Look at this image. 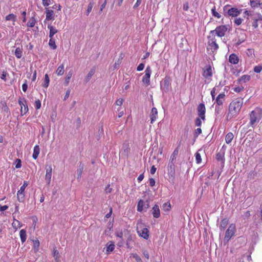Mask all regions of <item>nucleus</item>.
Returning a JSON list of instances; mask_svg holds the SVG:
<instances>
[{
	"label": "nucleus",
	"mask_w": 262,
	"mask_h": 262,
	"mask_svg": "<svg viewBox=\"0 0 262 262\" xmlns=\"http://www.w3.org/2000/svg\"><path fill=\"white\" fill-rule=\"evenodd\" d=\"M243 104V99L242 98H237L232 101L229 106V113L227 116V119H230L236 116L239 112Z\"/></svg>",
	"instance_id": "1"
},
{
	"label": "nucleus",
	"mask_w": 262,
	"mask_h": 262,
	"mask_svg": "<svg viewBox=\"0 0 262 262\" xmlns=\"http://www.w3.org/2000/svg\"><path fill=\"white\" fill-rule=\"evenodd\" d=\"M262 118V109L256 108L250 114V124L253 127L259 122Z\"/></svg>",
	"instance_id": "2"
},
{
	"label": "nucleus",
	"mask_w": 262,
	"mask_h": 262,
	"mask_svg": "<svg viewBox=\"0 0 262 262\" xmlns=\"http://www.w3.org/2000/svg\"><path fill=\"white\" fill-rule=\"evenodd\" d=\"M235 232V226L231 224L226 231L224 239L228 241L234 234Z\"/></svg>",
	"instance_id": "3"
},
{
	"label": "nucleus",
	"mask_w": 262,
	"mask_h": 262,
	"mask_svg": "<svg viewBox=\"0 0 262 262\" xmlns=\"http://www.w3.org/2000/svg\"><path fill=\"white\" fill-rule=\"evenodd\" d=\"M145 74L142 78V82L148 85L150 84V77L151 73V70L149 66H148L145 70Z\"/></svg>",
	"instance_id": "4"
},
{
	"label": "nucleus",
	"mask_w": 262,
	"mask_h": 262,
	"mask_svg": "<svg viewBox=\"0 0 262 262\" xmlns=\"http://www.w3.org/2000/svg\"><path fill=\"white\" fill-rule=\"evenodd\" d=\"M206 108L204 104L200 103L197 107V113L199 117L203 120H205Z\"/></svg>",
	"instance_id": "5"
},
{
	"label": "nucleus",
	"mask_w": 262,
	"mask_h": 262,
	"mask_svg": "<svg viewBox=\"0 0 262 262\" xmlns=\"http://www.w3.org/2000/svg\"><path fill=\"white\" fill-rule=\"evenodd\" d=\"M227 28L225 26H220L213 31L211 33H215V34L220 37H222L225 35V32L227 31Z\"/></svg>",
	"instance_id": "6"
},
{
	"label": "nucleus",
	"mask_w": 262,
	"mask_h": 262,
	"mask_svg": "<svg viewBox=\"0 0 262 262\" xmlns=\"http://www.w3.org/2000/svg\"><path fill=\"white\" fill-rule=\"evenodd\" d=\"M46 177L45 179L47 181V184L49 185L51 182L52 173V168L51 165H47L46 166Z\"/></svg>",
	"instance_id": "7"
},
{
	"label": "nucleus",
	"mask_w": 262,
	"mask_h": 262,
	"mask_svg": "<svg viewBox=\"0 0 262 262\" xmlns=\"http://www.w3.org/2000/svg\"><path fill=\"white\" fill-rule=\"evenodd\" d=\"M168 172L169 177H173L175 173L174 162L169 161L168 165Z\"/></svg>",
	"instance_id": "8"
},
{
	"label": "nucleus",
	"mask_w": 262,
	"mask_h": 262,
	"mask_svg": "<svg viewBox=\"0 0 262 262\" xmlns=\"http://www.w3.org/2000/svg\"><path fill=\"white\" fill-rule=\"evenodd\" d=\"M241 10H239L236 8H232L231 9H229L228 10V14L229 16H232L233 17L237 16L238 15H239L241 12Z\"/></svg>",
	"instance_id": "9"
},
{
	"label": "nucleus",
	"mask_w": 262,
	"mask_h": 262,
	"mask_svg": "<svg viewBox=\"0 0 262 262\" xmlns=\"http://www.w3.org/2000/svg\"><path fill=\"white\" fill-rule=\"evenodd\" d=\"M158 116V111L156 108L153 107L151 109V113L150 114V123L152 124L155 120L157 119Z\"/></svg>",
	"instance_id": "10"
},
{
	"label": "nucleus",
	"mask_w": 262,
	"mask_h": 262,
	"mask_svg": "<svg viewBox=\"0 0 262 262\" xmlns=\"http://www.w3.org/2000/svg\"><path fill=\"white\" fill-rule=\"evenodd\" d=\"M138 233L140 236L144 238V239H147L148 238V230L147 228H145L140 230L138 231Z\"/></svg>",
	"instance_id": "11"
},
{
	"label": "nucleus",
	"mask_w": 262,
	"mask_h": 262,
	"mask_svg": "<svg viewBox=\"0 0 262 262\" xmlns=\"http://www.w3.org/2000/svg\"><path fill=\"white\" fill-rule=\"evenodd\" d=\"M152 214L154 217L158 218L160 215V211L159 207L157 205H155L152 209Z\"/></svg>",
	"instance_id": "12"
},
{
	"label": "nucleus",
	"mask_w": 262,
	"mask_h": 262,
	"mask_svg": "<svg viewBox=\"0 0 262 262\" xmlns=\"http://www.w3.org/2000/svg\"><path fill=\"white\" fill-rule=\"evenodd\" d=\"M203 75L205 78H208L212 76V70L210 66H208L206 69L204 70Z\"/></svg>",
	"instance_id": "13"
},
{
	"label": "nucleus",
	"mask_w": 262,
	"mask_h": 262,
	"mask_svg": "<svg viewBox=\"0 0 262 262\" xmlns=\"http://www.w3.org/2000/svg\"><path fill=\"white\" fill-rule=\"evenodd\" d=\"M229 62L232 64H236L238 63L239 59L235 54H232L229 58Z\"/></svg>",
	"instance_id": "14"
},
{
	"label": "nucleus",
	"mask_w": 262,
	"mask_h": 262,
	"mask_svg": "<svg viewBox=\"0 0 262 262\" xmlns=\"http://www.w3.org/2000/svg\"><path fill=\"white\" fill-rule=\"evenodd\" d=\"M225 96V95L223 93L220 94L217 96L215 101L217 105H221L223 104Z\"/></svg>",
	"instance_id": "15"
},
{
	"label": "nucleus",
	"mask_w": 262,
	"mask_h": 262,
	"mask_svg": "<svg viewBox=\"0 0 262 262\" xmlns=\"http://www.w3.org/2000/svg\"><path fill=\"white\" fill-rule=\"evenodd\" d=\"M24 103L20 100H19L18 103H19L20 106H21L20 111H21V114H23V110H22V105H23V106L24 107V114H25L28 111V106L26 104V100L25 99H24ZM21 115H23V114H21Z\"/></svg>",
	"instance_id": "16"
},
{
	"label": "nucleus",
	"mask_w": 262,
	"mask_h": 262,
	"mask_svg": "<svg viewBox=\"0 0 262 262\" xmlns=\"http://www.w3.org/2000/svg\"><path fill=\"white\" fill-rule=\"evenodd\" d=\"M54 11L52 10H47L46 20L54 19Z\"/></svg>",
	"instance_id": "17"
},
{
	"label": "nucleus",
	"mask_w": 262,
	"mask_h": 262,
	"mask_svg": "<svg viewBox=\"0 0 262 262\" xmlns=\"http://www.w3.org/2000/svg\"><path fill=\"white\" fill-rule=\"evenodd\" d=\"M48 28L50 30L49 37L53 38V36L58 32V30L55 27L50 25H48Z\"/></svg>",
	"instance_id": "18"
},
{
	"label": "nucleus",
	"mask_w": 262,
	"mask_h": 262,
	"mask_svg": "<svg viewBox=\"0 0 262 262\" xmlns=\"http://www.w3.org/2000/svg\"><path fill=\"white\" fill-rule=\"evenodd\" d=\"M25 192H21L18 190L17 193V200L19 202H23L25 201Z\"/></svg>",
	"instance_id": "19"
},
{
	"label": "nucleus",
	"mask_w": 262,
	"mask_h": 262,
	"mask_svg": "<svg viewBox=\"0 0 262 262\" xmlns=\"http://www.w3.org/2000/svg\"><path fill=\"white\" fill-rule=\"evenodd\" d=\"M95 73V70L94 69H91L90 71H89V73L88 74L87 76H86L85 78V82L87 83L90 81L92 77L93 76V75Z\"/></svg>",
	"instance_id": "20"
},
{
	"label": "nucleus",
	"mask_w": 262,
	"mask_h": 262,
	"mask_svg": "<svg viewBox=\"0 0 262 262\" xmlns=\"http://www.w3.org/2000/svg\"><path fill=\"white\" fill-rule=\"evenodd\" d=\"M39 152H40V148H39V147L38 145H36L34 147V149H33V158L34 159H36L38 157V155L39 154Z\"/></svg>",
	"instance_id": "21"
},
{
	"label": "nucleus",
	"mask_w": 262,
	"mask_h": 262,
	"mask_svg": "<svg viewBox=\"0 0 262 262\" xmlns=\"http://www.w3.org/2000/svg\"><path fill=\"white\" fill-rule=\"evenodd\" d=\"M19 235L21 242L23 243H24L26 241L27 237L26 230L25 229L21 230L19 232Z\"/></svg>",
	"instance_id": "22"
},
{
	"label": "nucleus",
	"mask_w": 262,
	"mask_h": 262,
	"mask_svg": "<svg viewBox=\"0 0 262 262\" xmlns=\"http://www.w3.org/2000/svg\"><path fill=\"white\" fill-rule=\"evenodd\" d=\"M84 168V165L81 163L79 164V168L77 170V179H80L82 176L83 170Z\"/></svg>",
	"instance_id": "23"
},
{
	"label": "nucleus",
	"mask_w": 262,
	"mask_h": 262,
	"mask_svg": "<svg viewBox=\"0 0 262 262\" xmlns=\"http://www.w3.org/2000/svg\"><path fill=\"white\" fill-rule=\"evenodd\" d=\"M234 137V135L232 133H228L225 137L226 142L227 144H229L232 141L233 138Z\"/></svg>",
	"instance_id": "24"
},
{
	"label": "nucleus",
	"mask_w": 262,
	"mask_h": 262,
	"mask_svg": "<svg viewBox=\"0 0 262 262\" xmlns=\"http://www.w3.org/2000/svg\"><path fill=\"white\" fill-rule=\"evenodd\" d=\"M164 89L166 90H168L169 85L170 83V78L169 77H165L164 79Z\"/></svg>",
	"instance_id": "25"
},
{
	"label": "nucleus",
	"mask_w": 262,
	"mask_h": 262,
	"mask_svg": "<svg viewBox=\"0 0 262 262\" xmlns=\"http://www.w3.org/2000/svg\"><path fill=\"white\" fill-rule=\"evenodd\" d=\"M171 208L170 203L169 202L165 203L162 205V209L165 211H167L170 210Z\"/></svg>",
	"instance_id": "26"
},
{
	"label": "nucleus",
	"mask_w": 262,
	"mask_h": 262,
	"mask_svg": "<svg viewBox=\"0 0 262 262\" xmlns=\"http://www.w3.org/2000/svg\"><path fill=\"white\" fill-rule=\"evenodd\" d=\"M49 45L50 47L53 50H55L57 48V46L56 45L55 41L52 38H50L49 42Z\"/></svg>",
	"instance_id": "27"
},
{
	"label": "nucleus",
	"mask_w": 262,
	"mask_h": 262,
	"mask_svg": "<svg viewBox=\"0 0 262 262\" xmlns=\"http://www.w3.org/2000/svg\"><path fill=\"white\" fill-rule=\"evenodd\" d=\"M144 206V203L143 200H140L137 206V210L139 212H141L143 210V206Z\"/></svg>",
	"instance_id": "28"
},
{
	"label": "nucleus",
	"mask_w": 262,
	"mask_h": 262,
	"mask_svg": "<svg viewBox=\"0 0 262 262\" xmlns=\"http://www.w3.org/2000/svg\"><path fill=\"white\" fill-rule=\"evenodd\" d=\"M56 73L58 75H62L64 73V66L60 65L57 69Z\"/></svg>",
	"instance_id": "29"
},
{
	"label": "nucleus",
	"mask_w": 262,
	"mask_h": 262,
	"mask_svg": "<svg viewBox=\"0 0 262 262\" xmlns=\"http://www.w3.org/2000/svg\"><path fill=\"white\" fill-rule=\"evenodd\" d=\"M250 79V76L248 75H243L239 79V81H243L245 83Z\"/></svg>",
	"instance_id": "30"
},
{
	"label": "nucleus",
	"mask_w": 262,
	"mask_h": 262,
	"mask_svg": "<svg viewBox=\"0 0 262 262\" xmlns=\"http://www.w3.org/2000/svg\"><path fill=\"white\" fill-rule=\"evenodd\" d=\"M50 82V79L48 75L46 74L45 76V81L44 83L42 84V86L45 88H48Z\"/></svg>",
	"instance_id": "31"
},
{
	"label": "nucleus",
	"mask_w": 262,
	"mask_h": 262,
	"mask_svg": "<svg viewBox=\"0 0 262 262\" xmlns=\"http://www.w3.org/2000/svg\"><path fill=\"white\" fill-rule=\"evenodd\" d=\"M36 20L34 17H32L29 22L27 23V26L29 27H33L35 25Z\"/></svg>",
	"instance_id": "32"
},
{
	"label": "nucleus",
	"mask_w": 262,
	"mask_h": 262,
	"mask_svg": "<svg viewBox=\"0 0 262 262\" xmlns=\"http://www.w3.org/2000/svg\"><path fill=\"white\" fill-rule=\"evenodd\" d=\"M15 56L19 59L22 56V51L21 49L19 48H17L15 51Z\"/></svg>",
	"instance_id": "33"
},
{
	"label": "nucleus",
	"mask_w": 262,
	"mask_h": 262,
	"mask_svg": "<svg viewBox=\"0 0 262 262\" xmlns=\"http://www.w3.org/2000/svg\"><path fill=\"white\" fill-rule=\"evenodd\" d=\"M123 148L124 149L123 154L127 156L129 151V146L128 144H124L123 145Z\"/></svg>",
	"instance_id": "34"
},
{
	"label": "nucleus",
	"mask_w": 262,
	"mask_h": 262,
	"mask_svg": "<svg viewBox=\"0 0 262 262\" xmlns=\"http://www.w3.org/2000/svg\"><path fill=\"white\" fill-rule=\"evenodd\" d=\"M94 3L93 2H91L89 3V5H88V9H87V10H86V15L87 16L89 15V13L91 12L92 10V8L94 6Z\"/></svg>",
	"instance_id": "35"
},
{
	"label": "nucleus",
	"mask_w": 262,
	"mask_h": 262,
	"mask_svg": "<svg viewBox=\"0 0 262 262\" xmlns=\"http://www.w3.org/2000/svg\"><path fill=\"white\" fill-rule=\"evenodd\" d=\"M7 20H12L15 21L16 19V16L13 14H10L6 17Z\"/></svg>",
	"instance_id": "36"
},
{
	"label": "nucleus",
	"mask_w": 262,
	"mask_h": 262,
	"mask_svg": "<svg viewBox=\"0 0 262 262\" xmlns=\"http://www.w3.org/2000/svg\"><path fill=\"white\" fill-rule=\"evenodd\" d=\"M228 224V220L227 219H224L222 220L220 225V228L224 229Z\"/></svg>",
	"instance_id": "37"
},
{
	"label": "nucleus",
	"mask_w": 262,
	"mask_h": 262,
	"mask_svg": "<svg viewBox=\"0 0 262 262\" xmlns=\"http://www.w3.org/2000/svg\"><path fill=\"white\" fill-rule=\"evenodd\" d=\"M178 151L177 150H175L173 151V152L172 153V155L171 156L169 161H171V162H175L176 157L178 155Z\"/></svg>",
	"instance_id": "38"
},
{
	"label": "nucleus",
	"mask_w": 262,
	"mask_h": 262,
	"mask_svg": "<svg viewBox=\"0 0 262 262\" xmlns=\"http://www.w3.org/2000/svg\"><path fill=\"white\" fill-rule=\"evenodd\" d=\"M209 46H210L211 47H212L213 48L214 51L216 50L219 48V46L216 43L215 41L212 40L211 42L209 41Z\"/></svg>",
	"instance_id": "39"
},
{
	"label": "nucleus",
	"mask_w": 262,
	"mask_h": 262,
	"mask_svg": "<svg viewBox=\"0 0 262 262\" xmlns=\"http://www.w3.org/2000/svg\"><path fill=\"white\" fill-rule=\"evenodd\" d=\"M113 228V225L111 223H109L107 229L105 230V233L108 235L111 234V230Z\"/></svg>",
	"instance_id": "40"
},
{
	"label": "nucleus",
	"mask_w": 262,
	"mask_h": 262,
	"mask_svg": "<svg viewBox=\"0 0 262 262\" xmlns=\"http://www.w3.org/2000/svg\"><path fill=\"white\" fill-rule=\"evenodd\" d=\"M12 226L14 228H17V227L20 228L22 226V224L18 220H14L12 223Z\"/></svg>",
	"instance_id": "41"
},
{
	"label": "nucleus",
	"mask_w": 262,
	"mask_h": 262,
	"mask_svg": "<svg viewBox=\"0 0 262 262\" xmlns=\"http://www.w3.org/2000/svg\"><path fill=\"white\" fill-rule=\"evenodd\" d=\"M259 2V0H250V5L252 8H255L257 7Z\"/></svg>",
	"instance_id": "42"
},
{
	"label": "nucleus",
	"mask_w": 262,
	"mask_h": 262,
	"mask_svg": "<svg viewBox=\"0 0 262 262\" xmlns=\"http://www.w3.org/2000/svg\"><path fill=\"white\" fill-rule=\"evenodd\" d=\"M72 76V73L71 72H69L65 80V84L66 85H67L70 81V79H71V77Z\"/></svg>",
	"instance_id": "43"
},
{
	"label": "nucleus",
	"mask_w": 262,
	"mask_h": 262,
	"mask_svg": "<svg viewBox=\"0 0 262 262\" xmlns=\"http://www.w3.org/2000/svg\"><path fill=\"white\" fill-rule=\"evenodd\" d=\"M211 11H212V15L214 17H217L219 18H220L221 17V15L217 12L216 11L215 7L212 8Z\"/></svg>",
	"instance_id": "44"
},
{
	"label": "nucleus",
	"mask_w": 262,
	"mask_h": 262,
	"mask_svg": "<svg viewBox=\"0 0 262 262\" xmlns=\"http://www.w3.org/2000/svg\"><path fill=\"white\" fill-rule=\"evenodd\" d=\"M34 248L35 250H38V247L39 246V242L38 239L33 240Z\"/></svg>",
	"instance_id": "45"
},
{
	"label": "nucleus",
	"mask_w": 262,
	"mask_h": 262,
	"mask_svg": "<svg viewBox=\"0 0 262 262\" xmlns=\"http://www.w3.org/2000/svg\"><path fill=\"white\" fill-rule=\"evenodd\" d=\"M195 160L197 163H200L202 161L201 157L199 152H196L195 154Z\"/></svg>",
	"instance_id": "46"
},
{
	"label": "nucleus",
	"mask_w": 262,
	"mask_h": 262,
	"mask_svg": "<svg viewBox=\"0 0 262 262\" xmlns=\"http://www.w3.org/2000/svg\"><path fill=\"white\" fill-rule=\"evenodd\" d=\"M114 248H115V245L114 244L112 243L107 246L106 251L108 252H109V251L112 252L114 250Z\"/></svg>",
	"instance_id": "47"
},
{
	"label": "nucleus",
	"mask_w": 262,
	"mask_h": 262,
	"mask_svg": "<svg viewBox=\"0 0 262 262\" xmlns=\"http://www.w3.org/2000/svg\"><path fill=\"white\" fill-rule=\"evenodd\" d=\"M201 118L200 117H198L195 120V125L196 126H200L202 124Z\"/></svg>",
	"instance_id": "48"
},
{
	"label": "nucleus",
	"mask_w": 262,
	"mask_h": 262,
	"mask_svg": "<svg viewBox=\"0 0 262 262\" xmlns=\"http://www.w3.org/2000/svg\"><path fill=\"white\" fill-rule=\"evenodd\" d=\"M28 182L27 181H24L23 186L20 187V190L21 192H25V188L28 186Z\"/></svg>",
	"instance_id": "49"
},
{
	"label": "nucleus",
	"mask_w": 262,
	"mask_h": 262,
	"mask_svg": "<svg viewBox=\"0 0 262 262\" xmlns=\"http://www.w3.org/2000/svg\"><path fill=\"white\" fill-rule=\"evenodd\" d=\"M262 70V66H255L254 68V71L255 73H260Z\"/></svg>",
	"instance_id": "50"
},
{
	"label": "nucleus",
	"mask_w": 262,
	"mask_h": 262,
	"mask_svg": "<svg viewBox=\"0 0 262 262\" xmlns=\"http://www.w3.org/2000/svg\"><path fill=\"white\" fill-rule=\"evenodd\" d=\"M132 255L137 262H143L141 258L137 254H133Z\"/></svg>",
	"instance_id": "51"
},
{
	"label": "nucleus",
	"mask_w": 262,
	"mask_h": 262,
	"mask_svg": "<svg viewBox=\"0 0 262 262\" xmlns=\"http://www.w3.org/2000/svg\"><path fill=\"white\" fill-rule=\"evenodd\" d=\"M35 107L37 110H38L41 107V102L39 100H37L35 102Z\"/></svg>",
	"instance_id": "52"
},
{
	"label": "nucleus",
	"mask_w": 262,
	"mask_h": 262,
	"mask_svg": "<svg viewBox=\"0 0 262 262\" xmlns=\"http://www.w3.org/2000/svg\"><path fill=\"white\" fill-rule=\"evenodd\" d=\"M58 255H59L58 251L57 250H56V249H54V251H53V256L55 258L56 260H57V259L59 258Z\"/></svg>",
	"instance_id": "53"
},
{
	"label": "nucleus",
	"mask_w": 262,
	"mask_h": 262,
	"mask_svg": "<svg viewBox=\"0 0 262 262\" xmlns=\"http://www.w3.org/2000/svg\"><path fill=\"white\" fill-rule=\"evenodd\" d=\"M202 133V129L200 128H198L195 130L194 137H197L200 134Z\"/></svg>",
	"instance_id": "54"
},
{
	"label": "nucleus",
	"mask_w": 262,
	"mask_h": 262,
	"mask_svg": "<svg viewBox=\"0 0 262 262\" xmlns=\"http://www.w3.org/2000/svg\"><path fill=\"white\" fill-rule=\"evenodd\" d=\"M16 164L15 165L16 168H20L21 166V161L20 159H17L16 160Z\"/></svg>",
	"instance_id": "55"
},
{
	"label": "nucleus",
	"mask_w": 262,
	"mask_h": 262,
	"mask_svg": "<svg viewBox=\"0 0 262 262\" xmlns=\"http://www.w3.org/2000/svg\"><path fill=\"white\" fill-rule=\"evenodd\" d=\"M242 21H243V19L241 18H236L234 19V23L237 25H239L242 24Z\"/></svg>",
	"instance_id": "56"
},
{
	"label": "nucleus",
	"mask_w": 262,
	"mask_h": 262,
	"mask_svg": "<svg viewBox=\"0 0 262 262\" xmlns=\"http://www.w3.org/2000/svg\"><path fill=\"white\" fill-rule=\"evenodd\" d=\"M51 3V0H42V5L44 6H48Z\"/></svg>",
	"instance_id": "57"
},
{
	"label": "nucleus",
	"mask_w": 262,
	"mask_h": 262,
	"mask_svg": "<svg viewBox=\"0 0 262 262\" xmlns=\"http://www.w3.org/2000/svg\"><path fill=\"white\" fill-rule=\"evenodd\" d=\"M144 68V64L143 63H141L139 64V65L138 66L137 70L138 71H140L143 70Z\"/></svg>",
	"instance_id": "58"
},
{
	"label": "nucleus",
	"mask_w": 262,
	"mask_h": 262,
	"mask_svg": "<svg viewBox=\"0 0 262 262\" xmlns=\"http://www.w3.org/2000/svg\"><path fill=\"white\" fill-rule=\"evenodd\" d=\"M123 102V99L120 98V99H118V100H117V101H116V104L117 105L120 106L122 104Z\"/></svg>",
	"instance_id": "59"
},
{
	"label": "nucleus",
	"mask_w": 262,
	"mask_h": 262,
	"mask_svg": "<svg viewBox=\"0 0 262 262\" xmlns=\"http://www.w3.org/2000/svg\"><path fill=\"white\" fill-rule=\"evenodd\" d=\"M149 185L150 186H154L155 185V181L153 178H150L149 179Z\"/></svg>",
	"instance_id": "60"
},
{
	"label": "nucleus",
	"mask_w": 262,
	"mask_h": 262,
	"mask_svg": "<svg viewBox=\"0 0 262 262\" xmlns=\"http://www.w3.org/2000/svg\"><path fill=\"white\" fill-rule=\"evenodd\" d=\"M70 94V90L68 89L67 91L65 96L64 97V99H63L64 100H66L69 97Z\"/></svg>",
	"instance_id": "61"
},
{
	"label": "nucleus",
	"mask_w": 262,
	"mask_h": 262,
	"mask_svg": "<svg viewBox=\"0 0 262 262\" xmlns=\"http://www.w3.org/2000/svg\"><path fill=\"white\" fill-rule=\"evenodd\" d=\"M22 89L24 92H26L28 89V85L26 81L22 85Z\"/></svg>",
	"instance_id": "62"
},
{
	"label": "nucleus",
	"mask_w": 262,
	"mask_h": 262,
	"mask_svg": "<svg viewBox=\"0 0 262 262\" xmlns=\"http://www.w3.org/2000/svg\"><path fill=\"white\" fill-rule=\"evenodd\" d=\"M8 208V206L7 205L1 206L0 205V211H3L7 210Z\"/></svg>",
	"instance_id": "63"
},
{
	"label": "nucleus",
	"mask_w": 262,
	"mask_h": 262,
	"mask_svg": "<svg viewBox=\"0 0 262 262\" xmlns=\"http://www.w3.org/2000/svg\"><path fill=\"white\" fill-rule=\"evenodd\" d=\"M244 89V88L243 86L242 87H236L234 89V91L237 93H239L241 92Z\"/></svg>",
	"instance_id": "64"
}]
</instances>
